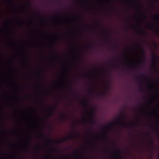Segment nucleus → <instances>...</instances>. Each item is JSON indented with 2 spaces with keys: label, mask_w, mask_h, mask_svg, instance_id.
<instances>
[{
  "label": "nucleus",
  "mask_w": 159,
  "mask_h": 159,
  "mask_svg": "<svg viewBox=\"0 0 159 159\" xmlns=\"http://www.w3.org/2000/svg\"><path fill=\"white\" fill-rule=\"evenodd\" d=\"M125 116L122 112L120 113V115L118 116L117 119L115 120L112 122H110L108 124V125L110 126H112L115 124H118L121 127H126L128 125H131L126 123L125 122Z\"/></svg>",
  "instance_id": "nucleus-1"
},
{
  "label": "nucleus",
  "mask_w": 159,
  "mask_h": 159,
  "mask_svg": "<svg viewBox=\"0 0 159 159\" xmlns=\"http://www.w3.org/2000/svg\"><path fill=\"white\" fill-rule=\"evenodd\" d=\"M152 65L151 67L153 69H156V59H158L159 58L158 57L156 56L155 54L152 52Z\"/></svg>",
  "instance_id": "nucleus-2"
},
{
  "label": "nucleus",
  "mask_w": 159,
  "mask_h": 159,
  "mask_svg": "<svg viewBox=\"0 0 159 159\" xmlns=\"http://www.w3.org/2000/svg\"><path fill=\"white\" fill-rule=\"evenodd\" d=\"M86 112L90 116V123L92 125L94 124L95 123V121L93 119V117L94 116L93 112H89L87 111Z\"/></svg>",
  "instance_id": "nucleus-3"
},
{
  "label": "nucleus",
  "mask_w": 159,
  "mask_h": 159,
  "mask_svg": "<svg viewBox=\"0 0 159 159\" xmlns=\"http://www.w3.org/2000/svg\"><path fill=\"white\" fill-rule=\"evenodd\" d=\"M50 110V116H51L54 114L57 111V106H53L48 108Z\"/></svg>",
  "instance_id": "nucleus-4"
},
{
  "label": "nucleus",
  "mask_w": 159,
  "mask_h": 159,
  "mask_svg": "<svg viewBox=\"0 0 159 159\" xmlns=\"http://www.w3.org/2000/svg\"><path fill=\"white\" fill-rule=\"evenodd\" d=\"M45 137L47 140V143L48 144H51L54 142V141L51 140L49 138H48L47 136L43 133H40V137Z\"/></svg>",
  "instance_id": "nucleus-5"
},
{
  "label": "nucleus",
  "mask_w": 159,
  "mask_h": 159,
  "mask_svg": "<svg viewBox=\"0 0 159 159\" xmlns=\"http://www.w3.org/2000/svg\"><path fill=\"white\" fill-rule=\"evenodd\" d=\"M73 134H72L70 135L67 136L66 138L62 140L57 141V143H62L66 141L67 140L71 139L73 138Z\"/></svg>",
  "instance_id": "nucleus-6"
},
{
  "label": "nucleus",
  "mask_w": 159,
  "mask_h": 159,
  "mask_svg": "<svg viewBox=\"0 0 159 159\" xmlns=\"http://www.w3.org/2000/svg\"><path fill=\"white\" fill-rule=\"evenodd\" d=\"M137 46L140 49L141 51L142 55H144L145 54V50L143 49V48L142 47V46L139 44H138Z\"/></svg>",
  "instance_id": "nucleus-7"
},
{
  "label": "nucleus",
  "mask_w": 159,
  "mask_h": 159,
  "mask_svg": "<svg viewBox=\"0 0 159 159\" xmlns=\"http://www.w3.org/2000/svg\"><path fill=\"white\" fill-rule=\"evenodd\" d=\"M68 118V117L64 114H61L60 116V119L61 120H63L66 119Z\"/></svg>",
  "instance_id": "nucleus-8"
},
{
  "label": "nucleus",
  "mask_w": 159,
  "mask_h": 159,
  "mask_svg": "<svg viewBox=\"0 0 159 159\" xmlns=\"http://www.w3.org/2000/svg\"><path fill=\"white\" fill-rule=\"evenodd\" d=\"M82 105L85 107H87L88 106V103L85 100L82 101Z\"/></svg>",
  "instance_id": "nucleus-9"
},
{
  "label": "nucleus",
  "mask_w": 159,
  "mask_h": 159,
  "mask_svg": "<svg viewBox=\"0 0 159 159\" xmlns=\"http://www.w3.org/2000/svg\"><path fill=\"white\" fill-rule=\"evenodd\" d=\"M147 28L151 30L152 29V26L151 24L148 23L147 25Z\"/></svg>",
  "instance_id": "nucleus-10"
},
{
  "label": "nucleus",
  "mask_w": 159,
  "mask_h": 159,
  "mask_svg": "<svg viewBox=\"0 0 159 159\" xmlns=\"http://www.w3.org/2000/svg\"><path fill=\"white\" fill-rule=\"evenodd\" d=\"M103 30L105 31V32L107 35V37H108L110 39L111 38V36L110 35L108 34L107 31V30Z\"/></svg>",
  "instance_id": "nucleus-11"
},
{
  "label": "nucleus",
  "mask_w": 159,
  "mask_h": 159,
  "mask_svg": "<svg viewBox=\"0 0 159 159\" xmlns=\"http://www.w3.org/2000/svg\"><path fill=\"white\" fill-rule=\"evenodd\" d=\"M88 47L89 48H93L94 47V46L93 44H88Z\"/></svg>",
  "instance_id": "nucleus-12"
},
{
  "label": "nucleus",
  "mask_w": 159,
  "mask_h": 159,
  "mask_svg": "<svg viewBox=\"0 0 159 159\" xmlns=\"http://www.w3.org/2000/svg\"><path fill=\"white\" fill-rule=\"evenodd\" d=\"M94 92V91L92 89L91 87H90L89 93L90 94H92Z\"/></svg>",
  "instance_id": "nucleus-13"
},
{
  "label": "nucleus",
  "mask_w": 159,
  "mask_h": 159,
  "mask_svg": "<svg viewBox=\"0 0 159 159\" xmlns=\"http://www.w3.org/2000/svg\"><path fill=\"white\" fill-rule=\"evenodd\" d=\"M141 77L143 78H148L147 77L146 75H145L144 74H142L140 75Z\"/></svg>",
  "instance_id": "nucleus-14"
},
{
  "label": "nucleus",
  "mask_w": 159,
  "mask_h": 159,
  "mask_svg": "<svg viewBox=\"0 0 159 159\" xmlns=\"http://www.w3.org/2000/svg\"><path fill=\"white\" fill-rule=\"evenodd\" d=\"M107 90H108L110 88V85H109V83L108 82L107 83Z\"/></svg>",
  "instance_id": "nucleus-15"
},
{
  "label": "nucleus",
  "mask_w": 159,
  "mask_h": 159,
  "mask_svg": "<svg viewBox=\"0 0 159 159\" xmlns=\"http://www.w3.org/2000/svg\"><path fill=\"white\" fill-rule=\"evenodd\" d=\"M140 32L142 34H146V32L145 31H143V30H140Z\"/></svg>",
  "instance_id": "nucleus-16"
},
{
  "label": "nucleus",
  "mask_w": 159,
  "mask_h": 159,
  "mask_svg": "<svg viewBox=\"0 0 159 159\" xmlns=\"http://www.w3.org/2000/svg\"><path fill=\"white\" fill-rule=\"evenodd\" d=\"M50 149L52 151H57V149L55 148H51Z\"/></svg>",
  "instance_id": "nucleus-17"
},
{
  "label": "nucleus",
  "mask_w": 159,
  "mask_h": 159,
  "mask_svg": "<svg viewBox=\"0 0 159 159\" xmlns=\"http://www.w3.org/2000/svg\"><path fill=\"white\" fill-rule=\"evenodd\" d=\"M82 121L84 122H86L87 121V120L86 119L84 118L82 119Z\"/></svg>",
  "instance_id": "nucleus-18"
},
{
  "label": "nucleus",
  "mask_w": 159,
  "mask_h": 159,
  "mask_svg": "<svg viewBox=\"0 0 159 159\" xmlns=\"http://www.w3.org/2000/svg\"><path fill=\"white\" fill-rule=\"evenodd\" d=\"M26 4L29 6V7H31V5H30V3L29 2H27L26 3Z\"/></svg>",
  "instance_id": "nucleus-19"
},
{
  "label": "nucleus",
  "mask_w": 159,
  "mask_h": 159,
  "mask_svg": "<svg viewBox=\"0 0 159 159\" xmlns=\"http://www.w3.org/2000/svg\"><path fill=\"white\" fill-rule=\"evenodd\" d=\"M139 91L140 92H143V90L141 86V87L140 88Z\"/></svg>",
  "instance_id": "nucleus-20"
},
{
  "label": "nucleus",
  "mask_w": 159,
  "mask_h": 159,
  "mask_svg": "<svg viewBox=\"0 0 159 159\" xmlns=\"http://www.w3.org/2000/svg\"><path fill=\"white\" fill-rule=\"evenodd\" d=\"M73 154L74 156H75L76 155H78L76 152H73Z\"/></svg>",
  "instance_id": "nucleus-21"
},
{
  "label": "nucleus",
  "mask_w": 159,
  "mask_h": 159,
  "mask_svg": "<svg viewBox=\"0 0 159 159\" xmlns=\"http://www.w3.org/2000/svg\"><path fill=\"white\" fill-rule=\"evenodd\" d=\"M148 87L150 89H152V86L151 85H149L148 86Z\"/></svg>",
  "instance_id": "nucleus-22"
},
{
  "label": "nucleus",
  "mask_w": 159,
  "mask_h": 159,
  "mask_svg": "<svg viewBox=\"0 0 159 159\" xmlns=\"http://www.w3.org/2000/svg\"><path fill=\"white\" fill-rule=\"evenodd\" d=\"M150 142L151 143L153 144V140L152 139H151L150 140Z\"/></svg>",
  "instance_id": "nucleus-23"
},
{
  "label": "nucleus",
  "mask_w": 159,
  "mask_h": 159,
  "mask_svg": "<svg viewBox=\"0 0 159 159\" xmlns=\"http://www.w3.org/2000/svg\"><path fill=\"white\" fill-rule=\"evenodd\" d=\"M139 62H141V63L143 62H144V61L142 60H140L139 61Z\"/></svg>",
  "instance_id": "nucleus-24"
},
{
  "label": "nucleus",
  "mask_w": 159,
  "mask_h": 159,
  "mask_svg": "<svg viewBox=\"0 0 159 159\" xmlns=\"http://www.w3.org/2000/svg\"><path fill=\"white\" fill-rule=\"evenodd\" d=\"M112 66L113 67H115L116 66V65L115 64H113L112 65Z\"/></svg>",
  "instance_id": "nucleus-25"
},
{
  "label": "nucleus",
  "mask_w": 159,
  "mask_h": 159,
  "mask_svg": "<svg viewBox=\"0 0 159 159\" xmlns=\"http://www.w3.org/2000/svg\"><path fill=\"white\" fill-rule=\"evenodd\" d=\"M141 14L145 16V13L143 12L142 11H141Z\"/></svg>",
  "instance_id": "nucleus-26"
},
{
  "label": "nucleus",
  "mask_w": 159,
  "mask_h": 159,
  "mask_svg": "<svg viewBox=\"0 0 159 159\" xmlns=\"http://www.w3.org/2000/svg\"><path fill=\"white\" fill-rule=\"evenodd\" d=\"M22 22H23V21H21L20 22H19L18 23L19 24H20Z\"/></svg>",
  "instance_id": "nucleus-27"
},
{
  "label": "nucleus",
  "mask_w": 159,
  "mask_h": 159,
  "mask_svg": "<svg viewBox=\"0 0 159 159\" xmlns=\"http://www.w3.org/2000/svg\"><path fill=\"white\" fill-rule=\"evenodd\" d=\"M120 152V150H117V153H119Z\"/></svg>",
  "instance_id": "nucleus-28"
},
{
  "label": "nucleus",
  "mask_w": 159,
  "mask_h": 159,
  "mask_svg": "<svg viewBox=\"0 0 159 159\" xmlns=\"http://www.w3.org/2000/svg\"><path fill=\"white\" fill-rule=\"evenodd\" d=\"M154 45L155 46H157V44L156 43H155V42L154 43Z\"/></svg>",
  "instance_id": "nucleus-29"
},
{
  "label": "nucleus",
  "mask_w": 159,
  "mask_h": 159,
  "mask_svg": "<svg viewBox=\"0 0 159 159\" xmlns=\"http://www.w3.org/2000/svg\"><path fill=\"white\" fill-rule=\"evenodd\" d=\"M7 1L9 2H10L11 4H13V3H12V2H11V1H10V0H7Z\"/></svg>",
  "instance_id": "nucleus-30"
},
{
  "label": "nucleus",
  "mask_w": 159,
  "mask_h": 159,
  "mask_svg": "<svg viewBox=\"0 0 159 159\" xmlns=\"http://www.w3.org/2000/svg\"><path fill=\"white\" fill-rule=\"evenodd\" d=\"M9 145L11 147H12L13 146V145L12 144L10 143Z\"/></svg>",
  "instance_id": "nucleus-31"
},
{
  "label": "nucleus",
  "mask_w": 159,
  "mask_h": 159,
  "mask_svg": "<svg viewBox=\"0 0 159 159\" xmlns=\"http://www.w3.org/2000/svg\"><path fill=\"white\" fill-rule=\"evenodd\" d=\"M69 91L70 92H72V90L71 89H70L69 90Z\"/></svg>",
  "instance_id": "nucleus-32"
},
{
  "label": "nucleus",
  "mask_w": 159,
  "mask_h": 159,
  "mask_svg": "<svg viewBox=\"0 0 159 159\" xmlns=\"http://www.w3.org/2000/svg\"><path fill=\"white\" fill-rule=\"evenodd\" d=\"M105 135H106V134H105V133H104V136L103 137L104 139L105 138Z\"/></svg>",
  "instance_id": "nucleus-33"
},
{
  "label": "nucleus",
  "mask_w": 159,
  "mask_h": 159,
  "mask_svg": "<svg viewBox=\"0 0 159 159\" xmlns=\"http://www.w3.org/2000/svg\"><path fill=\"white\" fill-rule=\"evenodd\" d=\"M156 16H153V18H156Z\"/></svg>",
  "instance_id": "nucleus-34"
},
{
  "label": "nucleus",
  "mask_w": 159,
  "mask_h": 159,
  "mask_svg": "<svg viewBox=\"0 0 159 159\" xmlns=\"http://www.w3.org/2000/svg\"><path fill=\"white\" fill-rule=\"evenodd\" d=\"M37 147L38 148H39L40 147V146H38Z\"/></svg>",
  "instance_id": "nucleus-35"
},
{
  "label": "nucleus",
  "mask_w": 159,
  "mask_h": 159,
  "mask_svg": "<svg viewBox=\"0 0 159 159\" xmlns=\"http://www.w3.org/2000/svg\"><path fill=\"white\" fill-rule=\"evenodd\" d=\"M98 25H101V23L100 22H99L98 23Z\"/></svg>",
  "instance_id": "nucleus-36"
},
{
  "label": "nucleus",
  "mask_w": 159,
  "mask_h": 159,
  "mask_svg": "<svg viewBox=\"0 0 159 159\" xmlns=\"http://www.w3.org/2000/svg\"><path fill=\"white\" fill-rule=\"evenodd\" d=\"M132 66L131 64H130V63H129V66Z\"/></svg>",
  "instance_id": "nucleus-37"
},
{
  "label": "nucleus",
  "mask_w": 159,
  "mask_h": 159,
  "mask_svg": "<svg viewBox=\"0 0 159 159\" xmlns=\"http://www.w3.org/2000/svg\"><path fill=\"white\" fill-rule=\"evenodd\" d=\"M156 132L157 133V134H158V131H157V130H156Z\"/></svg>",
  "instance_id": "nucleus-38"
},
{
  "label": "nucleus",
  "mask_w": 159,
  "mask_h": 159,
  "mask_svg": "<svg viewBox=\"0 0 159 159\" xmlns=\"http://www.w3.org/2000/svg\"><path fill=\"white\" fill-rule=\"evenodd\" d=\"M37 15L38 16H39V13H37Z\"/></svg>",
  "instance_id": "nucleus-39"
},
{
  "label": "nucleus",
  "mask_w": 159,
  "mask_h": 159,
  "mask_svg": "<svg viewBox=\"0 0 159 159\" xmlns=\"http://www.w3.org/2000/svg\"><path fill=\"white\" fill-rule=\"evenodd\" d=\"M41 21H42V22H43L44 20H43V19H42V20H41Z\"/></svg>",
  "instance_id": "nucleus-40"
},
{
  "label": "nucleus",
  "mask_w": 159,
  "mask_h": 159,
  "mask_svg": "<svg viewBox=\"0 0 159 159\" xmlns=\"http://www.w3.org/2000/svg\"><path fill=\"white\" fill-rule=\"evenodd\" d=\"M125 56L126 57H127V55H125Z\"/></svg>",
  "instance_id": "nucleus-41"
},
{
  "label": "nucleus",
  "mask_w": 159,
  "mask_h": 159,
  "mask_svg": "<svg viewBox=\"0 0 159 159\" xmlns=\"http://www.w3.org/2000/svg\"><path fill=\"white\" fill-rule=\"evenodd\" d=\"M83 75H85V74H83Z\"/></svg>",
  "instance_id": "nucleus-42"
},
{
  "label": "nucleus",
  "mask_w": 159,
  "mask_h": 159,
  "mask_svg": "<svg viewBox=\"0 0 159 159\" xmlns=\"http://www.w3.org/2000/svg\"><path fill=\"white\" fill-rule=\"evenodd\" d=\"M56 55V57H58L57 56V55Z\"/></svg>",
  "instance_id": "nucleus-43"
},
{
  "label": "nucleus",
  "mask_w": 159,
  "mask_h": 159,
  "mask_svg": "<svg viewBox=\"0 0 159 159\" xmlns=\"http://www.w3.org/2000/svg\"><path fill=\"white\" fill-rule=\"evenodd\" d=\"M75 130H74V132H75Z\"/></svg>",
  "instance_id": "nucleus-44"
},
{
  "label": "nucleus",
  "mask_w": 159,
  "mask_h": 159,
  "mask_svg": "<svg viewBox=\"0 0 159 159\" xmlns=\"http://www.w3.org/2000/svg\"><path fill=\"white\" fill-rule=\"evenodd\" d=\"M104 93H105L106 94V93L107 92H105Z\"/></svg>",
  "instance_id": "nucleus-45"
},
{
  "label": "nucleus",
  "mask_w": 159,
  "mask_h": 159,
  "mask_svg": "<svg viewBox=\"0 0 159 159\" xmlns=\"http://www.w3.org/2000/svg\"><path fill=\"white\" fill-rule=\"evenodd\" d=\"M112 44L113 45H114V43H112Z\"/></svg>",
  "instance_id": "nucleus-46"
},
{
  "label": "nucleus",
  "mask_w": 159,
  "mask_h": 159,
  "mask_svg": "<svg viewBox=\"0 0 159 159\" xmlns=\"http://www.w3.org/2000/svg\"><path fill=\"white\" fill-rule=\"evenodd\" d=\"M145 18H146V16H145Z\"/></svg>",
  "instance_id": "nucleus-47"
},
{
  "label": "nucleus",
  "mask_w": 159,
  "mask_h": 159,
  "mask_svg": "<svg viewBox=\"0 0 159 159\" xmlns=\"http://www.w3.org/2000/svg\"><path fill=\"white\" fill-rule=\"evenodd\" d=\"M107 127V126H105V128H106V127Z\"/></svg>",
  "instance_id": "nucleus-48"
},
{
  "label": "nucleus",
  "mask_w": 159,
  "mask_h": 159,
  "mask_svg": "<svg viewBox=\"0 0 159 159\" xmlns=\"http://www.w3.org/2000/svg\"><path fill=\"white\" fill-rule=\"evenodd\" d=\"M148 134H149V133H148Z\"/></svg>",
  "instance_id": "nucleus-49"
},
{
  "label": "nucleus",
  "mask_w": 159,
  "mask_h": 159,
  "mask_svg": "<svg viewBox=\"0 0 159 159\" xmlns=\"http://www.w3.org/2000/svg\"><path fill=\"white\" fill-rule=\"evenodd\" d=\"M80 159H82V158H81Z\"/></svg>",
  "instance_id": "nucleus-50"
}]
</instances>
